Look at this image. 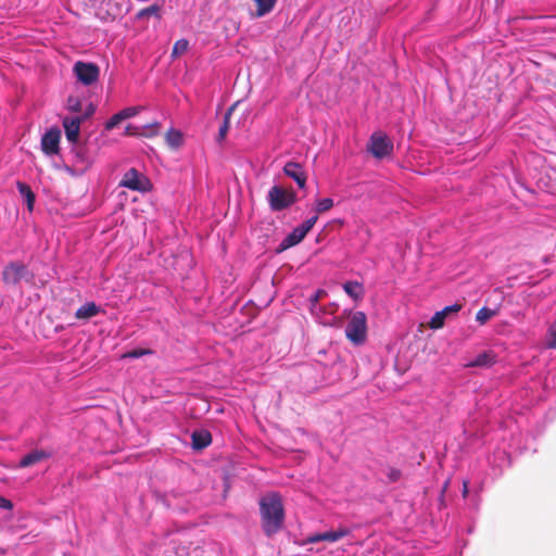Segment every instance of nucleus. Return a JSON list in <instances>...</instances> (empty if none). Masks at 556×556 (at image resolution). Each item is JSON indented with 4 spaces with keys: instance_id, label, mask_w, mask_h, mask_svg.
<instances>
[{
    "instance_id": "nucleus-1",
    "label": "nucleus",
    "mask_w": 556,
    "mask_h": 556,
    "mask_svg": "<svg viewBox=\"0 0 556 556\" xmlns=\"http://www.w3.org/2000/svg\"><path fill=\"white\" fill-rule=\"evenodd\" d=\"M262 529L267 536L278 533L285 522V508L278 493H270L260 500Z\"/></svg>"
},
{
    "instance_id": "nucleus-2",
    "label": "nucleus",
    "mask_w": 556,
    "mask_h": 556,
    "mask_svg": "<svg viewBox=\"0 0 556 556\" xmlns=\"http://www.w3.org/2000/svg\"><path fill=\"white\" fill-rule=\"evenodd\" d=\"M267 200L273 212H280L296 202V194L292 189L275 185L269 189Z\"/></svg>"
},
{
    "instance_id": "nucleus-3",
    "label": "nucleus",
    "mask_w": 556,
    "mask_h": 556,
    "mask_svg": "<svg viewBox=\"0 0 556 556\" xmlns=\"http://www.w3.org/2000/svg\"><path fill=\"white\" fill-rule=\"evenodd\" d=\"M346 338L358 345L365 342L367 336V317L364 312H354L345 328Z\"/></svg>"
},
{
    "instance_id": "nucleus-4",
    "label": "nucleus",
    "mask_w": 556,
    "mask_h": 556,
    "mask_svg": "<svg viewBox=\"0 0 556 556\" xmlns=\"http://www.w3.org/2000/svg\"><path fill=\"white\" fill-rule=\"evenodd\" d=\"M367 151L376 159H383L393 152L392 140L383 132H374L367 143Z\"/></svg>"
},
{
    "instance_id": "nucleus-5",
    "label": "nucleus",
    "mask_w": 556,
    "mask_h": 556,
    "mask_svg": "<svg viewBox=\"0 0 556 556\" xmlns=\"http://www.w3.org/2000/svg\"><path fill=\"white\" fill-rule=\"evenodd\" d=\"M73 72L77 80L85 86H90L98 81L100 68L96 63L77 61L74 64Z\"/></svg>"
},
{
    "instance_id": "nucleus-6",
    "label": "nucleus",
    "mask_w": 556,
    "mask_h": 556,
    "mask_svg": "<svg viewBox=\"0 0 556 556\" xmlns=\"http://www.w3.org/2000/svg\"><path fill=\"white\" fill-rule=\"evenodd\" d=\"M119 185L135 191H147L151 186L149 179L142 176L136 168L128 169Z\"/></svg>"
},
{
    "instance_id": "nucleus-7",
    "label": "nucleus",
    "mask_w": 556,
    "mask_h": 556,
    "mask_svg": "<svg viewBox=\"0 0 556 556\" xmlns=\"http://www.w3.org/2000/svg\"><path fill=\"white\" fill-rule=\"evenodd\" d=\"M29 275L27 267L20 262L9 263L2 273V279L7 285H17Z\"/></svg>"
},
{
    "instance_id": "nucleus-8",
    "label": "nucleus",
    "mask_w": 556,
    "mask_h": 556,
    "mask_svg": "<svg viewBox=\"0 0 556 556\" xmlns=\"http://www.w3.org/2000/svg\"><path fill=\"white\" fill-rule=\"evenodd\" d=\"M351 533L350 529L340 527L337 530L326 531L324 533H316L307 536L305 543L313 544L321 541L337 542Z\"/></svg>"
},
{
    "instance_id": "nucleus-9",
    "label": "nucleus",
    "mask_w": 556,
    "mask_h": 556,
    "mask_svg": "<svg viewBox=\"0 0 556 556\" xmlns=\"http://www.w3.org/2000/svg\"><path fill=\"white\" fill-rule=\"evenodd\" d=\"M61 138V131L58 128L48 130L41 138V149L48 154H56L59 152V143Z\"/></svg>"
},
{
    "instance_id": "nucleus-10",
    "label": "nucleus",
    "mask_w": 556,
    "mask_h": 556,
    "mask_svg": "<svg viewBox=\"0 0 556 556\" xmlns=\"http://www.w3.org/2000/svg\"><path fill=\"white\" fill-rule=\"evenodd\" d=\"M462 304L455 303L450 306H445L443 309L434 313V315L431 317L428 326L431 329H440L444 326L446 317H448L451 314H457L462 309Z\"/></svg>"
},
{
    "instance_id": "nucleus-11",
    "label": "nucleus",
    "mask_w": 556,
    "mask_h": 556,
    "mask_svg": "<svg viewBox=\"0 0 556 556\" xmlns=\"http://www.w3.org/2000/svg\"><path fill=\"white\" fill-rule=\"evenodd\" d=\"M83 122H84V118H80L79 116H76V117L66 116L63 118V127H64L65 136L70 142L76 143L78 141L80 125Z\"/></svg>"
},
{
    "instance_id": "nucleus-12",
    "label": "nucleus",
    "mask_w": 556,
    "mask_h": 556,
    "mask_svg": "<svg viewBox=\"0 0 556 556\" xmlns=\"http://www.w3.org/2000/svg\"><path fill=\"white\" fill-rule=\"evenodd\" d=\"M283 173L292 178L299 188L303 189L306 185V174L303 169V167L295 162H288L283 167Z\"/></svg>"
},
{
    "instance_id": "nucleus-13",
    "label": "nucleus",
    "mask_w": 556,
    "mask_h": 556,
    "mask_svg": "<svg viewBox=\"0 0 556 556\" xmlns=\"http://www.w3.org/2000/svg\"><path fill=\"white\" fill-rule=\"evenodd\" d=\"M497 361L496 354L493 351H484L478 354L475 359L469 362L466 367H481L490 368Z\"/></svg>"
},
{
    "instance_id": "nucleus-14",
    "label": "nucleus",
    "mask_w": 556,
    "mask_h": 556,
    "mask_svg": "<svg viewBox=\"0 0 556 556\" xmlns=\"http://www.w3.org/2000/svg\"><path fill=\"white\" fill-rule=\"evenodd\" d=\"M50 454L43 450H35L23 456L20 460L18 467L26 468L34 466L45 459H48Z\"/></svg>"
},
{
    "instance_id": "nucleus-15",
    "label": "nucleus",
    "mask_w": 556,
    "mask_h": 556,
    "mask_svg": "<svg viewBox=\"0 0 556 556\" xmlns=\"http://www.w3.org/2000/svg\"><path fill=\"white\" fill-rule=\"evenodd\" d=\"M101 307L94 302H87L75 312L76 319L88 320L97 316L101 312Z\"/></svg>"
},
{
    "instance_id": "nucleus-16",
    "label": "nucleus",
    "mask_w": 556,
    "mask_h": 556,
    "mask_svg": "<svg viewBox=\"0 0 556 556\" xmlns=\"http://www.w3.org/2000/svg\"><path fill=\"white\" fill-rule=\"evenodd\" d=\"M192 447L194 450H203L212 442V435L207 430H195L191 434Z\"/></svg>"
},
{
    "instance_id": "nucleus-17",
    "label": "nucleus",
    "mask_w": 556,
    "mask_h": 556,
    "mask_svg": "<svg viewBox=\"0 0 556 556\" xmlns=\"http://www.w3.org/2000/svg\"><path fill=\"white\" fill-rule=\"evenodd\" d=\"M305 238V235L295 227L279 244L278 251H285L291 247H294L299 244L303 239Z\"/></svg>"
},
{
    "instance_id": "nucleus-18",
    "label": "nucleus",
    "mask_w": 556,
    "mask_h": 556,
    "mask_svg": "<svg viewBox=\"0 0 556 556\" xmlns=\"http://www.w3.org/2000/svg\"><path fill=\"white\" fill-rule=\"evenodd\" d=\"M254 2L256 3V11L252 16L263 17L273 11L277 0H254Z\"/></svg>"
},
{
    "instance_id": "nucleus-19",
    "label": "nucleus",
    "mask_w": 556,
    "mask_h": 556,
    "mask_svg": "<svg viewBox=\"0 0 556 556\" xmlns=\"http://www.w3.org/2000/svg\"><path fill=\"white\" fill-rule=\"evenodd\" d=\"M237 105H238V102H236L232 105H230L228 108V110L226 111V113L224 115L223 124L219 127V131H218V136H217V141L218 142L223 141L226 138L227 132H228L229 127H230V117H231L233 111L236 110Z\"/></svg>"
},
{
    "instance_id": "nucleus-20",
    "label": "nucleus",
    "mask_w": 556,
    "mask_h": 556,
    "mask_svg": "<svg viewBox=\"0 0 556 556\" xmlns=\"http://www.w3.org/2000/svg\"><path fill=\"white\" fill-rule=\"evenodd\" d=\"M165 141L172 149H177L182 144V132L178 129L170 128L165 134Z\"/></svg>"
},
{
    "instance_id": "nucleus-21",
    "label": "nucleus",
    "mask_w": 556,
    "mask_h": 556,
    "mask_svg": "<svg viewBox=\"0 0 556 556\" xmlns=\"http://www.w3.org/2000/svg\"><path fill=\"white\" fill-rule=\"evenodd\" d=\"M16 186L21 195L24 197L26 200L27 208L29 211H33L36 199L35 193L33 192L30 187L25 182L17 181Z\"/></svg>"
},
{
    "instance_id": "nucleus-22",
    "label": "nucleus",
    "mask_w": 556,
    "mask_h": 556,
    "mask_svg": "<svg viewBox=\"0 0 556 556\" xmlns=\"http://www.w3.org/2000/svg\"><path fill=\"white\" fill-rule=\"evenodd\" d=\"M148 17H155L156 20L160 21L162 18L161 7L157 4H152L148 8H144L142 10L138 11L136 14V20H138V21H141V20L148 18Z\"/></svg>"
},
{
    "instance_id": "nucleus-23",
    "label": "nucleus",
    "mask_w": 556,
    "mask_h": 556,
    "mask_svg": "<svg viewBox=\"0 0 556 556\" xmlns=\"http://www.w3.org/2000/svg\"><path fill=\"white\" fill-rule=\"evenodd\" d=\"M343 289L351 298L358 300L363 295L362 285L357 281H348L343 285Z\"/></svg>"
},
{
    "instance_id": "nucleus-24",
    "label": "nucleus",
    "mask_w": 556,
    "mask_h": 556,
    "mask_svg": "<svg viewBox=\"0 0 556 556\" xmlns=\"http://www.w3.org/2000/svg\"><path fill=\"white\" fill-rule=\"evenodd\" d=\"M140 136L152 138L159 135L161 130V124L156 121L146 124L143 126H139Z\"/></svg>"
},
{
    "instance_id": "nucleus-25",
    "label": "nucleus",
    "mask_w": 556,
    "mask_h": 556,
    "mask_svg": "<svg viewBox=\"0 0 556 556\" xmlns=\"http://www.w3.org/2000/svg\"><path fill=\"white\" fill-rule=\"evenodd\" d=\"M189 41L187 39H179L174 43L172 50V58L176 59L188 51Z\"/></svg>"
},
{
    "instance_id": "nucleus-26",
    "label": "nucleus",
    "mask_w": 556,
    "mask_h": 556,
    "mask_svg": "<svg viewBox=\"0 0 556 556\" xmlns=\"http://www.w3.org/2000/svg\"><path fill=\"white\" fill-rule=\"evenodd\" d=\"M494 315H495V311L484 306L477 312L476 320L478 323H480L481 325H483L488 320H490Z\"/></svg>"
},
{
    "instance_id": "nucleus-27",
    "label": "nucleus",
    "mask_w": 556,
    "mask_h": 556,
    "mask_svg": "<svg viewBox=\"0 0 556 556\" xmlns=\"http://www.w3.org/2000/svg\"><path fill=\"white\" fill-rule=\"evenodd\" d=\"M333 207V200L331 198H324L316 202L315 211L317 214L325 213Z\"/></svg>"
},
{
    "instance_id": "nucleus-28",
    "label": "nucleus",
    "mask_w": 556,
    "mask_h": 556,
    "mask_svg": "<svg viewBox=\"0 0 556 556\" xmlns=\"http://www.w3.org/2000/svg\"><path fill=\"white\" fill-rule=\"evenodd\" d=\"M152 354L150 349H134L129 352H126L122 355V358H139L143 355Z\"/></svg>"
},
{
    "instance_id": "nucleus-29",
    "label": "nucleus",
    "mask_w": 556,
    "mask_h": 556,
    "mask_svg": "<svg viewBox=\"0 0 556 556\" xmlns=\"http://www.w3.org/2000/svg\"><path fill=\"white\" fill-rule=\"evenodd\" d=\"M317 219H318V216L315 215V216L306 219L305 222H303L300 226H298V228L306 236L309 232V230L314 227Z\"/></svg>"
},
{
    "instance_id": "nucleus-30",
    "label": "nucleus",
    "mask_w": 556,
    "mask_h": 556,
    "mask_svg": "<svg viewBox=\"0 0 556 556\" xmlns=\"http://www.w3.org/2000/svg\"><path fill=\"white\" fill-rule=\"evenodd\" d=\"M141 110H142L141 106H129V108L123 109L122 111H119V113L123 116V119L125 121V119L136 116Z\"/></svg>"
},
{
    "instance_id": "nucleus-31",
    "label": "nucleus",
    "mask_w": 556,
    "mask_h": 556,
    "mask_svg": "<svg viewBox=\"0 0 556 556\" xmlns=\"http://www.w3.org/2000/svg\"><path fill=\"white\" fill-rule=\"evenodd\" d=\"M67 109L71 111V112H80L81 111V102L78 98L76 97H68L67 99Z\"/></svg>"
},
{
    "instance_id": "nucleus-32",
    "label": "nucleus",
    "mask_w": 556,
    "mask_h": 556,
    "mask_svg": "<svg viewBox=\"0 0 556 556\" xmlns=\"http://www.w3.org/2000/svg\"><path fill=\"white\" fill-rule=\"evenodd\" d=\"M123 121V116L119 112H117L116 114L112 115L111 118L105 123V129L112 130Z\"/></svg>"
},
{
    "instance_id": "nucleus-33",
    "label": "nucleus",
    "mask_w": 556,
    "mask_h": 556,
    "mask_svg": "<svg viewBox=\"0 0 556 556\" xmlns=\"http://www.w3.org/2000/svg\"><path fill=\"white\" fill-rule=\"evenodd\" d=\"M402 472L400 469L396 468H390L388 471V479L389 482H396L401 479Z\"/></svg>"
},
{
    "instance_id": "nucleus-34",
    "label": "nucleus",
    "mask_w": 556,
    "mask_h": 556,
    "mask_svg": "<svg viewBox=\"0 0 556 556\" xmlns=\"http://www.w3.org/2000/svg\"><path fill=\"white\" fill-rule=\"evenodd\" d=\"M125 135L127 136H140V128L139 126L135 125H127L125 128Z\"/></svg>"
},
{
    "instance_id": "nucleus-35",
    "label": "nucleus",
    "mask_w": 556,
    "mask_h": 556,
    "mask_svg": "<svg viewBox=\"0 0 556 556\" xmlns=\"http://www.w3.org/2000/svg\"><path fill=\"white\" fill-rule=\"evenodd\" d=\"M94 112H96V106H94L92 103H90V104L87 106V109H86V111H85L84 115H81V116H79V117H80V118H84V122H85V121H86L87 118H89V117H90Z\"/></svg>"
},
{
    "instance_id": "nucleus-36",
    "label": "nucleus",
    "mask_w": 556,
    "mask_h": 556,
    "mask_svg": "<svg viewBox=\"0 0 556 556\" xmlns=\"http://www.w3.org/2000/svg\"><path fill=\"white\" fill-rule=\"evenodd\" d=\"M0 508L10 510L13 508V504L10 500L0 496Z\"/></svg>"
},
{
    "instance_id": "nucleus-37",
    "label": "nucleus",
    "mask_w": 556,
    "mask_h": 556,
    "mask_svg": "<svg viewBox=\"0 0 556 556\" xmlns=\"http://www.w3.org/2000/svg\"><path fill=\"white\" fill-rule=\"evenodd\" d=\"M549 336H551V340L548 342V346L556 349V329L555 328L551 329Z\"/></svg>"
},
{
    "instance_id": "nucleus-38",
    "label": "nucleus",
    "mask_w": 556,
    "mask_h": 556,
    "mask_svg": "<svg viewBox=\"0 0 556 556\" xmlns=\"http://www.w3.org/2000/svg\"><path fill=\"white\" fill-rule=\"evenodd\" d=\"M324 295H326V292L324 290L316 291V293L311 299L312 303H317Z\"/></svg>"
},
{
    "instance_id": "nucleus-39",
    "label": "nucleus",
    "mask_w": 556,
    "mask_h": 556,
    "mask_svg": "<svg viewBox=\"0 0 556 556\" xmlns=\"http://www.w3.org/2000/svg\"><path fill=\"white\" fill-rule=\"evenodd\" d=\"M467 493H468V485H467V482H464L463 495L466 496Z\"/></svg>"
}]
</instances>
